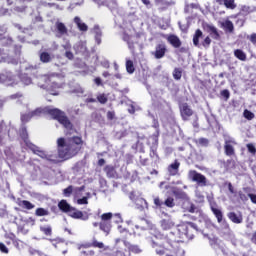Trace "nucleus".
<instances>
[{
    "label": "nucleus",
    "mask_w": 256,
    "mask_h": 256,
    "mask_svg": "<svg viewBox=\"0 0 256 256\" xmlns=\"http://www.w3.org/2000/svg\"><path fill=\"white\" fill-rule=\"evenodd\" d=\"M57 153L59 159L62 161H69L73 157H77L85 145L83 137L81 136H72L69 138L60 137L56 141Z\"/></svg>",
    "instance_id": "nucleus-1"
},
{
    "label": "nucleus",
    "mask_w": 256,
    "mask_h": 256,
    "mask_svg": "<svg viewBox=\"0 0 256 256\" xmlns=\"http://www.w3.org/2000/svg\"><path fill=\"white\" fill-rule=\"evenodd\" d=\"M45 113H47V115H50V117H52L54 121H58V123L62 125L64 129H67L68 131H73V123L71 122L67 114L61 109L47 107L45 108Z\"/></svg>",
    "instance_id": "nucleus-2"
},
{
    "label": "nucleus",
    "mask_w": 256,
    "mask_h": 256,
    "mask_svg": "<svg viewBox=\"0 0 256 256\" xmlns=\"http://www.w3.org/2000/svg\"><path fill=\"white\" fill-rule=\"evenodd\" d=\"M189 179L201 185V187H207V177L205 175L197 172V170H190L188 172Z\"/></svg>",
    "instance_id": "nucleus-3"
},
{
    "label": "nucleus",
    "mask_w": 256,
    "mask_h": 256,
    "mask_svg": "<svg viewBox=\"0 0 256 256\" xmlns=\"http://www.w3.org/2000/svg\"><path fill=\"white\" fill-rule=\"evenodd\" d=\"M179 111L182 121H189L191 117H193L194 111L191 109V106H189L187 102L179 105Z\"/></svg>",
    "instance_id": "nucleus-4"
},
{
    "label": "nucleus",
    "mask_w": 256,
    "mask_h": 256,
    "mask_svg": "<svg viewBox=\"0 0 256 256\" xmlns=\"http://www.w3.org/2000/svg\"><path fill=\"white\" fill-rule=\"evenodd\" d=\"M167 54V45L160 43L155 46V51L152 52L154 59H163Z\"/></svg>",
    "instance_id": "nucleus-5"
},
{
    "label": "nucleus",
    "mask_w": 256,
    "mask_h": 256,
    "mask_svg": "<svg viewBox=\"0 0 256 256\" xmlns=\"http://www.w3.org/2000/svg\"><path fill=\"white\" fill-rule=\"evenodd\" d=\"M189 227L192 229H197V224L193 222H186L177 226L178 233L180 235H189Z\"/></svg>",
    "instance_id": "nucleus-6"
},
{
    "label": "nucleus",
    "mask_w": 256,
    "mask_h": 256,
    "mask_svg": "<svg viewBox=\"0 0 256 256\" xmlns=\"http://www.w3.org/2000/svg\"><path fill=\"white\" fill-rule=\"evenodd\" d=\"M179 167H181V162H179V160H174L173 163L168 165L167 171L169 177H177V175H179Z\"/></svg>",
    "instance_id": "nucleus-7"
},
{
    "label": "nucleus",
    "mask_w": 256,
    "mask_h": 256,
    "mask_svg": "<svg viewBox=\"0 0 256 256\" xmlns=\"http://www.w3.org/2000/svg\"><path fill=\"white\" fill-rule=\"evenodd\" d=\"M228 219L235 225H241L243 223V213L242 212H229L227 214Z\"/></svg>",
    "instance_id": "nucleus-8"
},
{
    "label": "nucleus",
    "mask_w": 256,
    "mask_h": 256,
    "mask_svg": "<svg viewBox=\"0 0 256 256\" xmlns=\"http://www.w3.org/2000/svg\"><path fill=\"white\" fill-rule=\"evenodd\" d=\"M166 39L167 42L170 43L175 49H179V47L182 45L181 39H179L175 34H170Z\"/></svg>",
    "instance_id": "nucleus-9"
},
{
    "label": "nucleus",
    "mask_w": 256,
    "mask_h": 256,
    "mask_svg": "<svg viewBox=\"0 0 256 256\" xmlns=\"http://www.w3.org/2000/svg\"><path fill=\"white\" fill-rule=\"evenodd\" d=\"M104 172L106 173V177H108V179H115V177H117V170L113 165H106L104 167Z\"/></svg>",
    "instance_id": "nucleus-10"
},
{
    "label": "nucleus",
    "mask_w": 256,
    "mask_h": 256,
    "mask_svg": "<svg viewBox=\"0 0 256 256\" xmlns=\"http://www.w3.org/2000/svg\"><path fill=\"white\" fill-rule=\"evenodd\" d=\"M18 207H21L22 209H27L28 211H31V209H35V204L29 202V200H17Z\"/></svg>",
    "instance_id": "nucleus-11"
},
{
    "label": "nucleus",
    "mask_w": 256,
    "mask_h": 256,
    "mask_svg": "<svg viewBox=\"0 0 256 256\" xmlns=\"http://www.w3.org/2000/svg\"><path fill=\"white\" fill-rule=\"evenodd\" d=\"M222 29L225 31V33H233L235 31V26L233 25V22L231 20H225L221 23Z\"/></svg>",
    "instance_id": "nucleus-12"
},
{
    "label": "nucleus",
    "mask_w": 256,
    "mask_h": 256,
    "mask_svg": "<svg viewBox=\"0 0 256 256\" xmlns=\"http://www.w3.org/2000/svg\"><path fill=\"white\" fill-rule=\"evenodd\" d=\"M218 5H224L226 9H237V4H235V0H216Z\"/></svg>",
    "instance_id": "nucleus-13"
},
{
    "label": "nucleus",
    "mask_w": 256,
    "mask_h": 256,
    "mask_svg": "<svg viewBox=\"0 0 256 256\" xmlns=\"http://www.w3.org/2000/svg\"><path fill=\"white\" fill-rule=\"evenodd\" d=\"M86 247L91 248L93 247L94 249H104L105 244L103 242H99L97 238H93L92 242H89L86 244Z\"/></svg>",
    "instance_id": "nucleus-14"
},
{
    "label": "nucleus",
    "mask_w": 256,
    "mask_h": 256,
    "mask_svg": "<svg viewBox=\"0 0 256 256\" xmlns=\"http://www.w3.org/2000/svg\"><path fill=\"white\" fill-rule=\"evenodd\" d=\"M161 227L164 231H169V229H173V227H175V223L171 219H163L161 221Z\"/></svg>",
    "instance_id": "nucleus-15"
},
{
    "label": "nucleus",
    "mask_w": 256,
    "mask_h": 256,
    "mask_svg": "<svg viewBox=\"0 0 256 256\" xmlns=\"http://www.w3.org/2000/svg\"><path fill=\"white\" fill-rule=\"evenodd\" d=\"M74 23L77 25L79 31H88L89 26L87 24L81 22V18L79 16L74 17Z\"/></svg>",
    "instance_id": "nucleus-16"
},
{
    "label": "nucleus",
    "mask_w": 256,
    "mask_h": 256,
    "mask_svg": "<svg viewBox=\"0 0 256 256\" xmlns=\"http://www.w3.org/2000/svg\"><path fill=\"white\" fill-rule=\"evenodd\" d=\"M211 211L213 215L216 217L218 223H223V211L219 208H215L211 206Z\"/></svg>",
    "instance_id": "nucleus-17"
},
{
    "label": "nucleus",
    "mask_w": 256,
    "mask_h": 256,
    "mask_svg": "<svg viewBox=\"0 0 256 256\" xmlns=\"http://www.w3.org/2000/svg\"><path fill=\"white\" fill-rule=\"evenodd\" d=\"M20 137L22 141L25 143V145L31 141L29 140V132H27V127L22 126L20 128Z\"/></svg>",
    "instance_id": "nucleus-18"
},
{
    "label": "nucleus",
    "mask_w": 256,
    "mask_h": 256,
    "mask_svg": "<svg viewBox=\"0 0 256 256\" xmlns=\"http://www.w3.org/2000/svg\"><path fill=\"white\" fill-rule=\"evenodd\" d=\"M224 152L227 157H233V155H235V148L233 145L229 144V141H226V144L224 145Z\"/></svg>",
    "instance_id": "nucleus-19"
},
{
    "label": "nucleus",
    "mask_w": 256,
    "mask_h": 256,
    "mask_svg": "<svg viewBox=\"0 0 256 256\" xmlns=\"http://www.w3.org/2000/svg\"><path fill=\"white\" fill-rule=\"evenodd\" d=\"M58 207H59L60 211H63V213H69L71 211V205H69V203H67V200H61L58 203Z\"/></svg>",
    "instance_id": "nucleus-20"
},
{
    "label": "nucleus",
    "mask_w": 256,
    "mask_h": 256,
    "mask_svg": "<svg viewBox=\"0 0 256 256\" xmlns=\"http://www.w3.org/2000/svg\"><path fill=\"white\" fill-rule=\"evenodd\" d=\"M152 247L155 249L156 254L160 255V256L167 255V251H169L165 247L158 246L157 243H155V242L152 243Z\"/></svg>",
    "instance_id": "nucleus-21"
},
{
    "label": "nucleus",
    "mask_w": 256,
    "mask_h": 256,
    "mask_svg": "<svg viewBox=\"0 0 256 256\" xmlns=\"http://www.w3.org/2000/svg\"><path fill=\"white\" fill-rule=\"evenodd\" d=\"M203 37V31L201 29H197L193 35V45L195 47H199V39Z\"/></svg>",
    "instance_id": "nucleus-22"
},
{
    "label": "nucleus",
    "mask_w": 256,
    "mask_h": 256,
    "mask_svg": "<svg viewBox=\"0 0 256 256\" xmlns=\"http://www.w3.org/2000/svg\"><path fill=\"white\" fill-rule=\"evenodd\" d=\"M234 56L236 59H239V61H247V54L241 49L234 50Z\"/></svg>",
    "instance_id": "nucleus-23"
},
{
    "label": "nucleus",
    "mask_w": 256,
    "mask_h": 256,
    "mask_svg": "<svg viewBox=\"0 0 256 256\" xmlns=\"http://www.w3.org/2000/svg\"><path fill=\"white\" fill-rule=\"evenodd\" d=\"M99 227L101 231H104V233H109V231H111V222L101 220Z\"/></svg>",
    "instance_id": "nucleus-24"
},
{
    "label": "nucleus",
    "mask_w": 256,
    "mask_h": 256,
    "mask_svg": "<svg viewBox=\"0 0 256 256\" xmlns=\"http://www.w3.org/2000/svg\"><path fill=\"white\" fill-rule=\"evenodd\" d=\"M56 29L60 35H67V26L63 22H56Z\"/></svg>",
    "instance_id": "nucleus-25"
},
{
    "label": "nucleus",
    "mask_w": 256,
    "mask_h": 256,
    "mask_svg": "<svg viewBox=\"0 0 256 256\" xmlns=\"http://www.w3.org/2000/svg\"><path fill=\"white\" fill-rule=\"evenodd\" d=\"M172 75L175 81H181V78L183 77V70L181 68H175Z\"/></svg>",
    "instance_id": "nucleus-26"
},
{
    "label": "nucleus",
    "mask_w": 256,
    "mask_h": 256,
    "mask_svg": "<svg viewBox=\"0 0 256 256\" xmlns=\"http://www.w3.org/2000/svg\"><path fill=\"white\" fill-rule=\"evenodd\" d=\"M35 215L36 217H47V215H49V210L45 208H37L35 210Z\"/></svg>",
    "instance_id": "nucleus-27"
},
{
    "label": "nucleus",
    "mask_w": 256,
    "mask_h": 256,
    "mask_svg": "<svg viewBox=\"0 0 256 256\" xmlns=\"http://www.w3.org/2000/svg\"><path fill=\"white\" fill-rule=\"evenodd\" d=\"M51 59V54H49V52H42L40 54V61L42 63H50Z\"/></svg>",
    "instance_id": "nucleus-28"
},
{
    "label": "nucleus",
    "mask_w": 256,
    "mask_h": 256,
    "mask_svg": "<svg viewBox=\"0 0 256 256\" xmlns=\"http://www.w3.org/2000/svg\"><path fill=\"white\" fill-rule=\"evenodd\" d=\"M97 101L101 105H105L107 103V101H109V97L107 96V94L101 93V94L97 95Z\"/></svg>",
    "instance_id": "nucleus-29"
},
{
    "label": "nucleus",
    "mask_w": 256,
    "mask_h": 256,
    "mask_svg": "<svg viewBox=\"0 0 256 256\" xmlns=\"http://www.w3.org/2000/svg\"><path fill=\"white\" fill-rule=\"evenodd\" d=\"M25 145L26 147H28V149H30V151H32V153H34V155H37V153H39V150L41 149L39 148V146L33 144L31 141L27 142Z\"/></svg>",
    "instance_id": "nucleus-30"
},
{
    "label": "nucleus",
    "mask_w": 256,
    "mask_h": 256,
    "mask_svg": "<svg viewBox=\"0 0 256 256\" xmlns=\"http://www.w3.org/2000/svg\"><path fill=\"white\" fill-rule=\"evenodd\" d=\"M126 71L130 75H132V73H135V65H133V62L131 60L126 61Z\"/></svg>",
    "instance_id": "nucleus-31"
},
{
    "label": "nucleus",
    "mask_w": 256,
    "mask_h": 256,
    "mask_svg": "<svg viewBox=\"0 0 256 256\" xmlns=\"http://www.w3.org/2000/svg\"><path fill=\"white\" fill-rule=\"evenodd\" d=\"M243 117L247 119V121H253V119H255V114L250 110L245 109L243 112Z\"/></svg>",
    "instance_id": "nucleus-32"
},
{
    "label": "nucleus",
    "mask_w": 256,
    "mask_h": 256,
    "mask_svg": "<svg viewBox=\"0 0 256 256\" xmlns=\"http://www.w3.org/2000/svg\"><path fill=\"white\" fill-rule=\"evenodd\" d=\"M164 205L166 207H169L170 209H173V207H175V199L173 197H168L165 201H164Z\"/></svg>",
    "instance_id": "nucleus-33"
},
{
    "label": "nucleus",
    "mask_w": 256,
    "mask_h": 256,
    "mask_svg": "<svg viewBox=\"0 0 256 256\" xmlns=\"http://www.w3.org/2000/svg\"><path fill=\"white\" fill-rule=\"evenodd\" d=\"M123 41H125L129 47V49H133V41H131V36L129 34H124L123 35Z\"/></svg>",
    "instance_id": "nucleus-34"
},
{
    "label": "nucleus",
    "mask_w": 256,
    "mask_h": 256,
    "mask_svg": "<svg viewBox=\"0 0 256 256\" xmlns=\"http://www.w3.org/2000/svg\"><path fill=\"white\" fill-rule=\"evenodd\" d=\"M73 219H83V212L79 210H73L70 214Z\"/></svg>",
    "instance_id": "nucleus-35"
},
{
    "label": "nucleus",
    "mask_w": 256,
    "mask_h": 256,
    "mask_svg": "<svg viewBox=\"0 0 256 256\" xmlns=\"http://www.w3.org/2000/svg\"><path fill=\"white\" fill-rule=\"evenodd\" d=\"M40 231L44 233V235H47L48 237H50V235L53 234V229L51 228V226L40 227Z\"/></svg>",
    "instance_id": "nucleus-36"
},
{
    "label": "nucleus",
    "mask_w": 256,
    "mask_h": 256,
    "mask_svg": "<svg viewBox=\"0 0 256 256\" xmlns=\"http://www.w3.org/2000/svg\"><path fill=\"white\" fill-rule=\"evenodd\" d=\"M113 219V213L108 212L101 215V221L111 222Z\"/></svg>",
    "instance_id": "nucleus-37"
},
{
    "label": "nucleus",
    "mask_w": 256,
    "mask_h": 256,
    "mask_svg": "<svg viewBox=\"0 0 256 256\" xmlns=\"http://www.w3.org/2000/svg\"><path fill=\"white\" fill-rule=\"evenodd\" d=\"M31 114H21L20 119L23 124L29 123L31 121Z\"/></svg>",
    "instance_id": "nucleus-38"
},
{
    "label": "nucleus",
    "mask_w": 256,
    "mask_h": 256,
    "mask_svg": "<svg viewBox=\"0 0 256 256\" xmlns=\"http://www.w3.org/2000/svg\"><path fill=\"white\" fill-rule=\"evenodd\" d=\"M72 194H73V186L71 185L63 190L64 197H69Z\"/></svg>",
    "instance_id": "nucleus-39"
},
{
    "label": "nucleus",
    "mask_w": 256,
    "mask_h": 256,
    "mask_svg": "<svg viewBox=\"0 0 256 256\" xmlns=\"http://www.w3.org/2000/svg\"><path fill=\"white\" fill-rule=\"evenodd\" d=\"M46 161H50L51 163H57V156L53 154H46Z\"/></svg>",
    "instance_id": "nucleus-40"
},
{
    "label": "nucleus",
    "mask_w": 256,
    "mask_h": 256,
    "mask_svg": "<svg viewBox=\"0 0 256 256\" xmlns=\"http://www.w3.org/2000/svg\"><path fill=\"white\" fill-rule=\"evenodd\" d=\"M154 205H156V207H159V209H161V207H163L164 202L161 201V199L159 197L154 198Z\"/></svg>",
    "instance_id": "nucleus-41"
},
{
    "label": "nucleus",
    "mask_w": 256,
    "mask_h": 256,
    "mask_svg": "<svg viewBox=\"0 0 256 256\" xmlns=\"http://www.w3.org/2000/svg\"><path fill=\"white\" fill-rule=\"evenodd\" d=\"M0 251L1 253H5L7 255L9 253V248H7L3 242H0Z\"/></svg>",
    "instance_id": "nucleus-42"
},
{
    "label": "nucleus",
    "mask_w": 256,
    "mask_h": 256,
    "mask_svg": "<svg viewBox=\"0 0 256 256\" xmlns=\"http://www.w3.org/2000/svg\"><path fill=\"white\" fill-rule=\"evenodd\" d=\"M211 45V38L207 36L203 41H202V46L203 47H209Z\"/></svg>",
    "instance_id": "nucleus-43"
},
{
    "label": "nucleus",
    "mask_w": 256,
    "mask_h": 256,
    "mask_svg": "<svg viewBox=\"0 0 256 256\" xmlns=\"http://www.w3.org/2000/svg\"><path fill=\"white\" fill-rule=\"evenodd\" d=\"M211 34L214 35V39H219V32L217 31V28L211 27L210 28Z\"/></svg>",
    "instance_id": "nucleus-44"
},
{
    "label": "nucleus",
    "mask_w": 256,
    "mask_h": 256,
    "mask_svg": "<svg viewBox=\"0 0 256 256\" xmlns=\"http://www.w3.org/2000/svg\"><path fill=\"white\" fill-rule=\"evenodd\" d=\"M11 45H13V39L12 38H4L3 46L8 47V46H11Z\"/></svg>",
    "instance_id": "nucleus-45"
},
{
    "label": "nucleus",
    "mask_w": 256,
    "mask_h": 256,
    "mask_svg": "<svg viewBox=\"0 0 256 256\" xmlns=\"http://www.w3.org/2000/svg\"><path fill=\"white\" fill-rule=\"evenodd\" d=\"M220 95L222 97H224V99H229V97H231V94L229 93V90H227V89L222 90Z\"/></svg>",
    "instance_id": "nucleus-46"
},
{
    "label": "nucleus",
    "mask_w": 256,
    "mask_h": 256,
    "mask_svg": "<svg viewBox=\"0 0 256 256\" xmlns=\"http://www.w3.org/2000/svg\"><path fill=\"white\" fill-rule=\"evenodd\" d=\"M247 149H248L249 153H251L252 155H255L256 148L253 144H247Z\"/></svg>",
    "instance_id": "nucleus-47"
},
{
    "label": "nucleus",
    "mask_w": 256,
    "mask_h": 256,
    "mask_svg": "<svg viewBox=\"0 0 256 256\" xmlns=\"http://www.w3.org/2000/svg\"><path fill=\"white\" fill-rule=\"evenodd\" d=\"M238 197H239V199H241V201H248L249 200V198L247 197V195H245V193H243V191L238 192Z\"/></svg>",
    "instance_id": "nucleus-48"
},
{
    "label": "nucleus",
    "mask_w": 256,
    "mask_h": 256,
    "mask_svg": "<svg viewBox=\"0 0 256 256\" xmlns=\"http://www.w3.org/2000/svg\"><path fill=\"white\" fill-rule=\"evenodd\" d=\"M106 116L108 121H113L115 119V111H108Z\"/></svg>",
    "instance_id": "nucleus-49"
},
{
    "label": "nucleus",
    "mask_w": 256,
    "mask_h": 256,
    "mask_svg": "<svg viewBox=\"0 0 256 256\" xmlns=\"http://www.w3.org/2000/svg\"><path fill=\"white\" fill-rule=\"evenodd\" d=\"M65 57L67 59H69L70 61H73V59H75V55H73V52H71V51H66L65 52Z\"/></svg>",
    "instance_id": "nucleus-50"
},
{
    "label": "nucleus",
    "mask_w": 256,
    "mask_h": 256,
    "mask_svg": "<svg viewBox=\"0 0 256 256\" xmlns=\"http://www.w3.org/2000/svg\"><path fill=\"white\" fill-rule=\"evenodd\" d=\"M94 83H95V85H97V87H103V80H101L100 77H96L94 79Z\"/></svg>",
    "instance_id": "nucleus-51"
},
{
    "label": "nucleus",
    "mask_w": 256,
    "mask_h": 256,
    "mask_svg": "<svg viewBox=\"0 0 256 256\" xmlns=\"http://www.w3.org/2000/svg\"><path fill=\"white\" fill-rule=\"evenodd\" d=\"M36 155H38V157H41V159H46V157H47V153H45V151H43L41 149L37 152Z\"/></svg>",
    "instance_id": "nucleus-52"
},
{
    "label": "nucleus",
    "mask_w": 256,
    "mask_h": 256,
    "mask_svg": "<svg viewBox=\"0 0 256 256\" xmlns=\"http://www.w3.org/2000/svg\"><path fill=\"white\" fill-rule=\"evenodd\" d=\"M249 41H251L253 43V45H256V33H252L249 37H248Z\"/></svg>",
    "instance_id": "nucleus-53"
},
{
    "label": "nucleus",
    "mask_w": 256,
    "mask_h": 256,
    "mask_svg": "<svg viewBox=\"0 0 256 256\" xmlns=\"http://www.w3.org/2000/svg\"><path fill=\"white\" fill-rule=\"evenodd\" d=\"M87 203H88L87 197L78 199V205H87Z\"/></svg>",
    "instance_id": "nucleus-54"
},
{
    "label": "nucleus",
    "mask_w": 256,
    "mask_h": 256,
    "mask_svg": "<svg viewBox=\"0 0 256 256\" xmlns=\"http://www.w3.org/2000/svg\"><path fill=\"white\" fill-rule=\"evenodd\" d=\"M228 190L232 195L235 193V188L233 187V184H231V182H228Z\"/></svg>",
    "instance_id": "nucleus-55"
},
{
    "label": "nucleus",
    "mask_w": 256,
    "mask_h": 256,
    "mask_svg": "<svg viewBox=\"0 0 256 256\" xmlns=\"http://www.w3.org/2000/svg\"><path fill=\"white\" fill-rule=\"evenodd\" d=\"M174 195H176V197H179L180 199H184L185 197V192H174Z\"/></svg>",
    "instance_id": "nucleus-56"
},
{
    "label": "nucleus",
    "mask_w": 256,
    "mask_h": 256,
    "mask_svg": "<svg viewBox=\"0 0 256 256\" xmlns=\"http://www.w3.org/2000/svg\"><path fill=\"white\" fill-rule=\"evenodd\" d=\"M248 197L250 198V201L256 205V194H248Z\"/></svg>",
    "instance_id": "nucleus-57"
},
{
    "label": "nucleus",
    "mask_w": 256,
    "mask_h": 256,
    "mask_svg": "<svg viewBox=\"0 0 256 256\" xmlns=\"http://www.w3.org/2000/svg\"><path fill=\"white\" fill-rule=\"evenodd\" d=\"M51 87L52 89H61V84L57 82H53Z\"/></svg>",
    "instance_id": "nucleus-58"
},
{
    "label": "nucleus",
    "mask_w": 256,
    "mask_h": 256,
    "mask_svg": "<svg viewBox=\"0 0 256 256\" xmlns=\"http://www.w3.org/2000/svg\"><path fill=\"white\" fill-rule=\"evenodd\" d=\"M142 3L149 9L151 7V1L150 0H141Z\"/></svg>",
    "instance_id": "nucleus-59"
},
{
    "label": "nucleus",
    "mask_w": 256,
    "mask_h": 256,
    "mask_svg": "<svg viewBox=\"0 0 256 256\" xmlns=\"http://www.w3.org/2000/svg\"><path fill=\"white\" fill-rule=\"evenodd\" d=\"M97 165H98V167H103V165H105V159H103V158L99 159L97 162Z\"/></svg>",
    "instance_id": "nucleus-60"
},
{
    "label": "nucleus",
    "mask_w": 256,
    "mask_h": 256,
    "mask_svg": "<svg viewBox=\"0 0 256 256\" xmlns=\"http://www.w3.org/2000/svg\"><path fill=\"white\" fill-rule=\"evenodd\" d=\"M195 205L194 204H191L190 207L188 208V212L189 213H195Z\"/></svg>",
    "instance_id": "nucleus-61"
},
{
    "label": "nucleus",
    "mask_w": 256,
    "mask_h": 256,
    "mask_svg": "<svg viewBox=\"0 0 256 256\" xmlns=\"http://www.w3.org/2000/svg\"><path fill=\"white\" fill-rule=\"evenodd\" d=\"M97 100L95 98H87L86 103H96Z\"/></svg>",
    "instance_id": "nucleus-62"
},
{
    "label": "nucleus",
    "mask_w": 256,
    "mask_h": 256,
    "mask_svg": "<svg viewBox=\"0 0 256 256\" xmlns=\"http://www.w3.org/2000/svg\"><path fill=\"white\" fill-rule=\"evenodd\" d=\"M50 95L57 96V95H59V91L54 90V89H50Z\"/></svg>",
    "instance_id": "nucleus-63"
},
{
    "label": "nucleus",
    "mask_w": 256,
    "mask_h": 256,
    "mask_svg": "<svg viewBox=\"0 0 256 256\" xmlns=\"http://www.w3.org/2000/svg\"><path fill=\"white\" fill-rule=\"evenodd\" d=\"M8 239H10L11 241H15V239H16L15 234H13V233L9 234Z\"/></svg>",
    "instance_id": "nucleus-64"
}]
</instances>
